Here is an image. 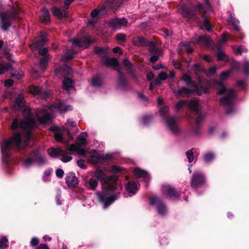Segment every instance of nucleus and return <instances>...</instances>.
I'll return each instance as SVG.
<instances>
[{
	"label": "nucleus",
	"mask_w": 249,
	"mask_h": 249,
	"mask_svg": "<svg viewBox=\"0 0 249 249\" xmlns=\"http://www.w3.org/2000/svg\"><path fill=\"white\" fill-rule=\"evenodd\" d=\"M96 52L99 54L106 53L107 52V49L104 48H98L96 49Z\"/></svg>",
	"instance_id": "obj_54"
},
{
	"label": "nucleus",
	"mask_w": 249,
	"mask_h": 249,
	"mask_svg": "<svg viewBox=\"0 0 249 249\" xmlns=\"http://www.w3.org/2000/svg\"><path fill=\"white\" fill-rule=\"evenodd\" d=\"M11 77L12 78H15L18 80L20 79L24 76V73L22 71H20L18 72L17 74L13 73L12 71L10 72Z\"/></svg>",
	"instance_id": "obj_43"
},
{
	"label": "nucleus",
	"mask_w": 249,
	"mask_h": 249,
	"mask_svg": "<svg viewBox=\"0 0 249 249\" xmlns=\"http://www.w3.org/2000/svg\"><path fill=\"white\" fill-rule=\"evenodd\" d=\"M46 162L45 160L39 153L38 151H36L31 153L29 158L23 162V166L27 167L34 164L41 165Z\"/></svg>",
	"instance_id": "obj_7"
},
{
	"label": "nucleus",
	"mask_w": 249,
	"mask_h": 249,
	"mask_svg": "<svg viewBox=\"0 0 249 249\" xmlns=\"http://www.w3.org/2000/svg\"><path fill=\"white\" fill-rule=\"evenodd\" d=\"M150 203L153 205H157L158 213L164 215L167 212L166 206L161 202V200L157 196H153L150 199Z\"/></svg>",
	"instance_id": "obj_12"
},
{
	"label": "nucleus",
	"mask_w": 249,
	"mask_h": 249,
	"mask_svg": "<svg viewBox=\"0 0 249 249\" xmlns=\"http://www.w3.org/2000/svg\"><path fill=\"white\" fill-rule=\"evenodd\" d=\"M126 189L128 192L134 194L138 189V185L134 181H129L126 185Z\"/></svg>",
	"instance_id": "obj_25"
},
{
	"label": "nucleus",
	"mask_w": 249,
	"mask_h": 249,
	"mask_svg": "<svg viewBox=\"0 0 249 249\" xmlns=\"http://www.w3.org/2000/svg\"><path fill=\"white\" fill-rule=\"evenodd\" d=\"M205 3L202 5L201 4H199L197 5V7L198 9L203 8L205 11H211L212 10L211 7L209 3L208 0H205Z\"/></svg>",
	"instance_id": "obj_34"
},
{
	"label": "nucleus",
	"mask_w": 249,
	"mask_h": 249,
	"mask_svg": "<svg viewBox=\"0 0 249 249\" xmlns=\"http://www.w3.org/2000/svg\"><path fill=\"white\" fill-rule=\"evenodd\" d=\"M89 184L90 185V188L91 189H95V188L97 186L98 183L96 180L94 178H91L89 181Z\"/></svg>",
	"instance_id": "obj_42"
},
{
	"label": "nucleus",
	"mask_w": 249,
	"mask_h": 249,
	"mask_svg": "<svg viewBox=\"0 0 249 249\" xmlns=\"http://www.w3.org/2000/svg\"><path fill=\"white\" fill-rule=\"evenodd\" d=\"M182 80L184 81L187 84L189 85L191 89L186 88H182L178 90L174 91L176 95L185 96L189 94L193 91H196L199 95L203 93H207L209 89L213 84V82H208L201 78L199 77L198 79V85L196 82H192L191 77L187 75H185L182 78Z\"/></svg>",
	"instance_id": "obj_3"
},
{
	"label": "nucleus",
	"mask_w": 249,
	"mask_h": 249,
	"mask_svg": "<svg viewBox=\"0 0 249 249\" xmlns=\"http://www.w3.org/2000/svg\"><path fill=\"white\" fill-rule=\"evenodd\" d=\"M229 13L230 15V17L228 19V22L232 23L233 25L235 30L236 31H239L240 30V27L239 26V21L232 18L230 12Z\"/></svg>",
	"instance_id": "obj_33"
},
{
	"label": "nucleus",
	"mask_w": 249,
	"mask_h": 249,
	"mask_svg": "<svg viewBox=\"0 0 249 249\" xmlns=\"http://www.w3.org/2000/svg\"><path fill=\"white\" fill-rule=\"evenodd\" d=\"M230 71H225L221 73L220 75V79L224 80L227 79L230 76Z\"/></svg>",
	"instance_id": "obj_45"
},
{
	"label": "nucleus",
	"mask_w": 249,
	"mask_h": 249,
	"mask_svg": "<svg viewBox=\"0 0 249 249\" xmlns=\"http://www.w3.org/2000/svg\"><path fill=\"white\" fill-rule=\"evenodd\" d=\"M162 191L163 194L167 195L171 198H178L179 196V193L175 191L174 188L167 184L163 185Z\"/></svg>",
	"instance_id": "obj_15"
},
{
	"label": "nucleus",
	"mask_w": 249,
	"mask_h": 249,
	"mask_svg": "<svg viewBox=\"0 0 249 249\" xmlns=\"http://www.w3.org/2000/svg\"><path fill=\"white\" fill-rule=\"evenodd\" d=\"M8 240L5 237L0 239V249H5L7 246Z\"/></svg>",
	"instance_id": "obj_40"
},
{
	"label": "nucleus",
	"mask_w": 249,
	"mask_h": 249,
	"mask_svg": "<svg viewBox=\"0 0 249 249\" xmlns=\"http://www.w3.org/2000/svg\"><path fill=\"white\" fill-rule=\"evenodd\" d=\"M167 74L165 72H161L159 73L158 75V79H156L154 81V83L155 84H158L159 82V80H165L167 78Z\"/></svg>",
	"instance_id": "obj_37"
},
{
	"label": "nucleus",
	"mask_w": 249,
	"mask_h": 249,
	"mask_svg": "<svg viewBox=\"0 0 249 249\" xmlns=\"http://www.w3.org/2000/svg\"><path fill=\"white\" fill-rule=\"evenodd\" d=\"M195 149L192 148L191 150H188L186 152V157L189 162H191L194 160V152Z\"/></svg>",
	"instance_id": "obj_36"
},
{
	"label": "nucleus",
	"mask_w": 249,
	"mask_h": 249,
	"mask_svg": "<svg viewBox=\"0 0 249 249\" xmlns=\"http://www.w3.org/2000/svg\"><path fill=\"white\" fill-rule=\"evenodd\" d=\"M53 15L58 18H62L67 17V12L65 10H60L57 7H53L52 11Z\"/></svg>",
	"instance_id": "obj_24"
},
{
	"label": "nucleus",
	"mask_w": 249,
	"mask_h": 249,
	"mask_svg": "<svg viewBox=\"0 0 249 249\" xmlns=\"http://www.w3.org/2000/svg\"><path fill=\"white\" fill-rule=\"evenodd\" d=\"M186 104V101L185 100H181L176 104V108L177 110H179L181 108Z\"/></svg>",
	"instance_id": "obj_46"
},
{
	"label": "nucleus",
	"mask_w": 249,
	"mask_h": 249,
	"mask_svg": "<svg viewBox=\"0 0 249 249\" xmlns=\"http://www.w3.org/2000/svg\"><path fill=\"white\" fill-rule=\"evenodd\" d=\"M38 239L35 237L33 238L30 242L31 246L33 247L36 246L37 245H38Z\"/></svg>",
	"instance_id": "obj_52"
},
{
	"label": "nucleus",
	"mask_w": 249,
	"mask_h": 249,
	"mask_svg": "<svg viewBox=\"0 0 249 249\" xmlns=\"http://www.w3.org/2000/svg\"><path fill=\"white\" fill-rule=\"evenodd\" d=\"M116 38L117 40L124 41L125 40L126 36L124 34H119L116 36Z\"/></svg>",
	"instance_id": "obj_51"
},
{
	"label": "nucleus",
	"mask_w": 249,
	"mask_h": 249,
	"mask_svg": "<svg viewBox=\"0 0 249 249\" xmlns=\"http://www.w3.org/2000/svg\"><path fill=\"white\" fill-rule=\"evenodd\" d=\"M47 62L48 59L47 58L41 59L39 63V67L42 68L43 67H44V65L46 64Z\"/></svg>",
	"instance_id": "obj_57"
},
{
	"label": "nucleus",
	"mask_w": 249,
	"mask_h": 249,
	"mask_svg": "<svg viewBox=\"0 0 249 249\" xmlns=\"http://www.w3.org/2000/svg\"><path fill=\"white\" fill-rule=\"evenodd\" d=\"M150 51L152 55L150 58V61L154 62L157 61L161 54V50L158 49L153 42H151Z\"/></svg>",
	"instance_id": "obj_17"
},
{
	"label": "nucleus",
	"mask_w": 249,
	"mask_h": 249,
	"mask_svg": "<svg viewBox=\"0 0 249 249\" xmlns=\"http://www.w3.org/2000/svg\"><path fill=\"white\" fill-rule=\"evenodd\" d=\"M69 69L67 66L64 67V68H60L58 69H56L55 70V73L56 75H58L59 72H61L64 69Z\"/></svg>",
	"instance_id": "obj_58"
},
{
	"label": "nucleus",
	"mask_w": 249,
	"mask_h": 249,
	"mask_svg": "<svg viewBox=\"0 0 249 249\" xmlns=\"http://www.w3.org/2000/svg\"><path fill=\"white\" fill-rule=\"evenodd\" d=\"M247 51V49L244 46H240L239 47L236 51V53L238 54H241L242 53L244 52H246Z\"/></svg>",
	"instance_id": "obj_49"
},
{
	"label": "nucleus",
	"mask_w": 249,
	"mask_h": 249,
	"mask_svg": "<svg viewBox=\"0 0 249 249\" xmlns=\"http://www.w3.org/2000/svg\"><path fill=\"white\" fill-rule=\"evenodd\" d=\"M118 196L119 194L118 193H116L115 195H110L104 192L99 195V198L100 201L104 204L106 208L111 204Z\"/></svg>",
	"instance_id": "obj_9"
},
{
	"label": "nucleus",
	"mask_w": 249,
	"mask_h": 249,
	"mask_svg": "<svg viewBox=\"0 0 249 249\" xmlns=\"http://www.w3.org/2000/svg\"><path fill=\"white\" fill-rule=\"evenodd\" d=\"M46 36V33L42 32L40 33V37L41 38L40 41H38L33 43L30 45V48L33 51H35L36 49H39L40 47L43 46L47 42V39L45 37Z\"/></svg>",
	"instance_id": "obj_20"
},
{
	"label": "nucleus",
	"mask_w": 249,
	"mask_h": 249,
	"mask_svg": "<svg viewBox=\"0 0 249 249\" xmlns=\"http://www.w3.org/2000/svg\"><path fill=\"white\" fill-rule=\"evenodd\" d=\"M99 13V11L98 10L94 9L93 11H92V12H91L90 15H91L92 17L94 18V17H96L98 15Z\"/></svg>",
	"instance_id": "obj_59"
},
{
	"label": "nucleus",
	"mask_w": 249,
	"mask_h": 249,
	"mask_svg": "<svg viewBox=\"0 0 249 249\" xmlns=\"http://www.w3.org/2000/svg\"><path fill=\"white\" fill-rule=\"evenodd\" d=\"M188 107L192 110L197 111L199 109L198 102L195 100H191L188 105Z\"/></svg>",
	"instance_id": "obj_30"
},
{
	"label": "nucleus",
	"mask_w": 249,
	"mask_h": 249,
	"mask_svg": "<svg viewBox=\"0 0 249 249\" xmlns=\"http://www.w3.org/2000/svg\"><path fill=\"white\" fill-rule=\"evenodd\" d=\"M173 65L175 68L178 69L180 67V63L179 62L178 60H173Z\"/></svg>",
	"instance_id": "obj_63"
},
{
	"label": "nucleus",
	"mask_w": 249,
	"mask_h": 249,
	"mask_svg": "<svg viewBox=\"0 0 249 249\" xmlns=\"http://www.w3.org/2000/svg\"><path fill=\"white\" fill-rule=\"evenodd\" d=\"M205 183L204 177L197 173H195L193 175L191 181V186L194 189H197L201 187Z\"/></svg>",
	"instance_id": "obj_11"
},
{
	"label": "nucleus",
	"mask_w": 249,
	"mask_h": 249,
	"mask_svg": "<svg viewBox=\"0 0 249 249\" xmlns=\"http://www.w3.org/2000/svg\"><path fill=\"white\" fill-rule=\"evenodd\" d=\"M215 158V155L213 153H208L204 155V160L207 162L212 161Z\"/></svg>",
	"instance_id": "obj_35"
},
{
	"label": "nucleus",
	"mask_w": 249,
	"mask_h": 249,
	"mask_svg": "<svg viewBox=\"0 0 249 249\" xmlns=\"http://www.w3.org/2000/svg\"><path fill=\"white\" fill-rule=\"evenodd\" d=\"M39 18L41 22L46 23L50 21V14L45 8H43L40 11Z\"/></svg>",
	"instance_id": "obj_23"
},
{
	"label": "nucleus",
	"mask_w": 249,
	"mask_h": 249,
	"mask_svg": "<svg viewBox=\"0 0 249 249\" xmlns=\"http://www.w3.org/2000/svg\"><path fill=\"white\" fill-rule=\"evenodd\" d=\"M89 154L90 157L89 160L93 164H96L102 160H107L111 159L113 157L111 154H107L102 157L97 152L94 150L89 152Z\"/></svg>",
	"instance_id": "obj_8"
},
{
	"label": "nucleus",
	"mask_w": 249,
	"mask_h": 249,
	"mask_svg": "<svg viewBox=\"0 0 249 249\" xmlns=\"http://www.w3.org/2000/svg\"><path fill=\"white\" fill-rule=\"evenodd\" d=\"M124 168L121 166L117 165H114L111 167V171H122L124 170Z\"/></svg>",
	"instance_id": "obj_48"
},
{
	"label": "nucleus",
	"mask_w": 249,
	"mask_h": 249,
	"mask_svg": "<svg viewBox=\"0 0 249 249\" xmlns=\"http://www.w3.org/2000/svg\"><path fill=\"white\" fill-rule=\"evenodd\" d=\"M201 28L203 29H205L209 32L211 31V27L210 23L209 21L206 19H205L203 24L201 25Z\"/></svg>",
	"instance_id": "obj_39"
},
{
	"label": "nucleus",
	"mask_w": 249,
	"mask_h": 249,
	"mask_svg": "<svg viewBox=\"0 0 249 249\" xmlns=\"http://www.w3.org/2000/svg\"><path fill=\"white\" fill-rule=\"evenodd\" d=\"M48 51L47 48H44L39 52V54L41 55H45Z\"/></svg>",
	"instance_id": "obj_60"
},
{
	"label": "nucleus",
	"mask_w": 249,
	"mask_h": 249,
	"mask_svg": "<svg viewBox=\"0 0 249 249\" xmlns=\"http://www.w3.org/2000/svg\"><path fill=\"white\" fill-rule=\"evenodd\" d=\"M216 90L219 94L225 95L220 99L221 104L226 107H231L235 97L234 89H227L222 83L217 82Z\"/></svg>",
	"instance_id": "obj_6"
},
{
	"label": "nucleus",
	"mask_w": 249,
	"mask_h": 249,
	"mask_svg": "<svg viewBox=\"0 0 249 249\" xmlns=\"http://www.w3.org/2000/svg\"><path fill=\"white\" fill-rule=\"evenodd\" d=\"M87 136L86 132H81L79 135L76 143L71 144L69 149H62L60 147L50 148L48 150V153L50 156L53 158L60 156V160L63 162H67L72 160V158L71 156L72 153H76L79 156L85 157L88 152L80 147L86 145Z\"/></svg>",
	"instance_id": "obj_2"
},
{
	"label": "nucleus",
	"mask_w": 249,
	"mask_h": 249,
	"mask_svg": "<svg viewBox=\"0 0 249 249\" xmlns=\"http://www.w3.org/2000/svg\"><path fill=\"white\" fill-rule=\"evenodd\" d=\"M102 84V82L99 78H94L91 81V85L93 87H100Z\"/></svg>",
	"instance_id": "obj_41"
},
{
	"label": "nucleus",
	"mask_w": 249,
	"mask_h": 249,
	"mask_svg": "<svg viewBox=\"0 0 249 249\" xmlns=\"http://www.w3.org/2000/svg\"><path fill=\"white\" fill-rule=\"evenodd\" d=\"M66 182L69 187H75L78 183V179L72 172H69L66 178Z\"/></svg>",
	"instance_id": "obj_19"
},
{
	"label": "nucleus",
	"mask_w": 249,
	"mask_h": 249,
	"mask_svg": "<svg viewBox=\"0 0 249 249\" xmlns=\"http://www.w3.org/2000/svg\"><path fill=\"white\" fill-rule=\"evenodd\" d=\"M217 57L219 60L227 61L229 60L228 57L222 52H219L217 53Z\"/></svg>",
	"instance_id": "obj_38"
},
{
	"label": "nucleus",
	"mask_w": 249,
	"mask_h": 249,
	"mask_svg": "<svg viewBox=\"0 0 249 249\" xmlns=\"http://www.w3.org/2000/svg\"><path fill=\"white\" fill-rule=\"evenodd\" d=\"M228 36V34L227 33H225L223 35L221 39V42L224 43L227 40V38Z\"/></svg>",
	"instance_id": "obj_62"
},
{
	"label": "nucleus",
	"mask_w": 249,
	"mask_h": 249,
	"mask_svg": "<svg viewBox=\"0 0 249 249\" xmlns=\"http://www.w3.org/2000/svg\"><path fill=\"white\" fill-rule=\"evenodd\" d=\"M95 176L107 191L115 193L122 189V185L116 176H107L105 172H95Z\"/></svg>",
	"instance_id": "obj_4"
},
{
	"label": "nucleus",
	"mask_w": 249,
	"mask_h": 249,
	"mask_svg": "<svg viewBox=\"0 0 249 249\" xmlns=\"http://www.w3.org/2000/svg\"><path fill=\"white\" fill-rule=\"evenodd\" d=\"M192 42L182 43L179 45L178 48L179 50H185L188 52L191 53L193 49L190 47V44Z\"/></svg>",
	"instance_id": "obj_32"
},
{
	"label": "nucleus",
	"mask_w": 249,
	"mask_h": 249,
	"mask_svg": "<svg viewBox=\"0 0 249 249\" xmlns=\"http://www.w3.org/2000/svg\"><path fill=\"white\" fill-rule=\"evenodd\" d=\"M48 109L53 113L57 111L63 112L71 110L72 109V107L71 106L66 105L63 102H60L54 105L51 106Z\"/></svg>",
	"instance_id": "obj_10"
},
{
	"label": "nucleus",
	"mask_w": 249,
	"mask_h": 249,
	"mask_svg": "<svg viewBox=\"0 0 249 249\" xmlns=\"http://www.w3.org/2000/svg\"><path fill=\"white\" fill-rule=\"evenodd\" d=\"M244 72L246 74H249V61L245 60L243 62Z\"/></svg>",
	"instance_id": "obj_44"
},
{
	"label": "nucleus",
	"mask_w": 249,
	"mask_h": 249,
	"mask_svg": "<svg viewBox=\"0 0 249 249\" xmlns=\"http://www.w3.org/2000/svg\"><path fill=\"white\" fill-rule=\"evenodd\" d=\"M105 63L106 65L112 67L113 68H115L118 65V62L115 58L107 59L105 61Z\"/></svg>",
	"instance_id": "obj_31"
},
{
	"label": "nucleus",
	"mask_w": 249,
	"mask_h": 249,
	"mask_svg": "<svg viewBox=\"0 0 249 249\" xmlns=\"http://www.w3.org/2000/svg\"><path fill=\"white\" fill-rule=\"evenodd\" d=\"M135 176L137 178H141L142 177H146L147 172H135Z\"/></svg>",
	"instance_id": "obj_53"
},
{
	"label": "nucleus",
	"mask_w": 249,
	"mask_h": 249,
	"mask_svg": "<svg viewBox=\"0 0 249 249\" xmlns=\"http://www.w3.org/2000/svg\"><path fill=\"white\" fill-rule=\"evenodd\" d=\"M13 84V81L12 79H9L6 80L4 82V85L6 87H10Z\"/></svg>",
	"instance_id": "obj_56"
},
{
	"label": "nucleus",
	"mask_w": 249,
	"mask_h": 249,
	"mask_svg": "<svg viewBox=\"0 0 249 249\" xmlns=\"http://www.w3.org/2000/svg\"><path fill=\"white\" fill-rule=\"evenodd\" d=\"M38 249H49V247H48V246L46 244H40L38 248Z\"/></svg>",
	"instance_id": "obj_64"
},
{
	"label": "nucleus",
	"mask_w": 249,
	"mask_h": 249,
	"mask_svg": "<svg viewBox=\"0 0 249 249\" xmlns=\"http://www.w3.org/2000/svg\"><path fill=\"white\" fill-rule=\"evenodd\" d=\"M151 42H146L145 39L141 36H135L133 39V44L138 46H149L150 47Z\"/></svg>",
	"instance_id": "obj_22"
},
{
	"label": "nucleus",
	"mask_w": 249,
	"mask_h": 249,
	"mask_svg": "<svg viewBox=\"0 0 249 249\" xmlns=\"http://www.w3.org/2000/svg\"><path fill=\"white\" fill-rule=\"evenodd\" d=\"M51 130L54 132V136L55 140L58 142L62 141V137L65 133H67L68 136L70 139H72L70 132L64 127L62 129L58 128L57 127L52 128Z\"/></svg>",
	"instance_id": "obj_13"
},
{
	"label": "nucleus",
	"mask_w": 249,
	"mask_h": 249,
	"mask_svg": "<svg viewBox=\"0 0 249 249\" xmlns=\"http://www.w3.org/2000/svg\"><path fill=\"white\" fill-rule=\"evenodd\" d=\"M211 40L210 37L206 36H199L198 37V40L196 41H194V43L202 44L206 46H209L210 45Z\"/></svg>",
	"instance_id": "obj_26"
},
{
	"label": "nucleus",
	"mask_w": 249,
	"mask_h": 249,
	"mask_svg": "<svg viewBox=\"0 0 249 249\" xmlns=\"http://www.w3.org/2000/svg\"><path fill=\"white\" fill-rule=\"evenodd\" d=\"M24 106V101L23 98L21 96H19L16 98L15 105L14 107L15 109H18L23 107Z\"/></svg>",
	"instance_id": "obj_28"
},
{
	"label": "nucleus",
	"mask_w": 249,
	"mask_h": 249,
	"mask_svg": "<svg viewBox=\"0 0 249 249\" xmlns=\"http://www.w3.org/2000/svg\"><path fill=\"white\" fill-rule=\"evenodd\" d=\"M69 41L72 42L73 48L79 47L82 49L87 48L90 43L89 39L86 37H82L80 39L69 40Z\"/></svg>",
	"instance_id": "obj_14"
},
{
	"label": "nucleus",
	"mask_w": 249,
	"mask_h": 249,
	"mask_svg": "<svg viewBox=\"0 0 249 249\" xmlns=\"http://www.w3.org/2000/svg\"><path fill=\"white\" fill-rule=\"evenodd\" d=\"M29 90L34 95H39L40 98L44 99L48 96V93L45 91L42 90L39 87L35 86H31Z\"/></svg>",
	"instance_id": "obj_18"
},
{
	"label": "nucleus",
	"mask_w": 249,
	"mask_h": 249,
	"mask_svg": "<svg viewBox=\"0 0 249 249\" xmlns=\"http://www.w3.org/2000/svg\"><path fill=\"white\" fill-rule=\"evenodd\" d=\"M169 110L168 107H163L160 110V113L162 115H165L166 112H167Z\"/></svg>",
	"instance_id": "obj_55"
},
{
	"label": "nucleus",
	"mask_w": 249,
	"mask_h": 249,
	"mask_svg": "<svg viewBox=\"0 0 249 249\" xmlns=\"http://www.w3.org/2000/svg\"><path fill=\"white\" fill-rule=\"evenodd\" d=\"M77 165L80 167L82 169H86V166L85 164L84 161L82 160H80L77 162Z\"/></svg>",
	"instance_id": "obj_50"
},
{
	"label": "nucleus",
	"mask_w": 249,
	"mask_h": 249,
	"mask_svg": "<svg viewBox=\"0 0 249 249\" xmlns=\"http://www.w3.org/2000/svg\"><path fill=\"white\" fill-rule=\"evenodd\" d=\"M27 116L25 119L19 121L15 119L12 124L11 129L16 130L14 136L9 141H3L1 145L2 152L6 156L8 155V151L13 146L18 148H23L27 145L30 139L32 129L36 126V122L45 124L52 119V114L45 109H38L36 113V119L32 118V114L30 109L27 108Z\"/></svg>",
	"instance_id": "obj_1"
},
{
	"label": "nucleus",
	"mask_w": 249,
	"mask_h": 249,
	"mask_svg": "<svg viewBox=\"0 0 249 249\" xmlns=\"http://www.w3.org/2000/svg\"><path fill=\"white\" fill-rule=\"evenodd\" d=\"M12 66L9 63H0V75L3 74L6 71H10Z\"/></svg>",
	"instance_id": "obj_29"
},
{
	"label": "nucleus",
	"mask_w": 249,
	"mask_h": 249,
	"mask_svg": "<svg viewBox=\"0 0 249 249\" xmlns=\"http://www.w3.org/2000/svg\"><path fill=\"white\" fill-rule=\"evenodd\" d=\"M63 87L67 90L69 91L74 87L73 81L68 78H65L63 82Z\"/></svg>",
	"instance_id": "obj_27"
},
{
	"label": "nucleus",
	"mask_w": 249,
	"mask_h": 249,
	"mask_svg": "<svg viewBox=\"0 0 249 249\" xmlns=\"http://www.w3.org/2000/svg\"><path fill=\"white\" fill-rule=\"evenodd\" d=\"M216 71V68L214 67H213L210 68L208 71L207 72V75L208 76H211L213 75Z\"/></svg>",
	"instance_id": "obj_47"
},
{
	"label": "nucleus",
	"mask_w": 249,
	"mask_h": 249,
	"mask_svg": "<svg viewBox=\"0 0 249 249\" xmlns=\"http://www.w3.org/2000/svg\"><path fill=\"white\" fill-rule=\"evenodd\" d=\"M166 124L173 133L175 134L178 132V129L176 124V120L175 117H169L166 121Z\"/></svg>",
	"instance_id": "obj_21"
},
{
	"label": "nucleus",
	"mask_w": 249,
	"mask_h": 249,
	"mask_svg": "<svg viewBox=\"0 0 249 249\" xmlns=\"http://www.w3.org/2000/svg\"><path fill=\"white\" fill-rule=\"evenodd\" d=\"M20 10L19 7H11L9 9L0 12V28L7 31L13 21L18 19Z\"/></svg>",
	"instance_id": "obj_5"
},
{
	"label": "nucleus",
	"mask_w": 249,
	"mask_h": 249,
	"mask_svg": "<svg viewBox=\"0 0 249 249\" xmlns=\"http://www.w3.org/2000/svg\"><path fill=\"white\" fill-rule=\"evenodd\" d=\"M74 0H66L64 2L65 8L67 9L68 8L69 5Z\"/></svg>",
	"instance_id": "obj_61"
},
{
	"label": "nucleus",
	"mask_w": 249,
	"mask_h": 249,
	"mask_svg": "<svg viewBox=\"0 0 249 249\" xmlns=\"http://www.w3.org/2000/svg\"><path fill=\"white\" fill-rule=\"evenodd\" d=\"M108 24L111 27L115 29H117L122 27L125 26L127 24V21L124 18H115L110 20Z\"/></svg>",
	"instance_id": "obj_16"
}]
</instances>
